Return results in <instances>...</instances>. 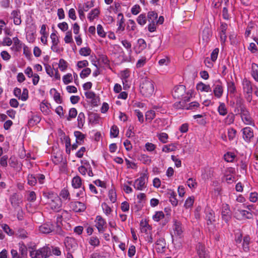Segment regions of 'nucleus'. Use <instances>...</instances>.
Segmentation results:
<instances>
[{"label": "nucleus", "mask_w": 258, "mask_h": 258, "mask_svg": "<svg viewBox=\"0 0 258 258\" xmlns=\"http://www.w3.org/2000/svg\"><path fill=\"white\" fill-rule=\"evenodd\" d=\"M51 255V249L48 246H44L30 252V256L32 258H48Z\"/></svg>", "instance_id": "nucleus-5"}, {"label": "nucleus", "mask_w": 258, "mask_h": 258, "mask_svg": "<svg viewBox=\"0 0 258 258\" xmlns=\"http://www.w3.org/2000/svg\"><path fill=\"white\" fill-rule=\"evenodd\" d=\"M95 226L99 233H102L105 231L106 222L101 216H97L95 220Z\"/></svg>", "instance_id": "nucleus-13"}, {"label": "nucleus", "mask_w": 258, "mask_h": 258, "mask_svg": "<svg viewBox=\"0 0 258 258\" xmlns=\"http://www.w3.org/2000/svg\"><path fill=\"white\" fill-rule=\"evenodd\" d=\"M1 227L3 231L9 236H12L15 234V232L7 224H3Z\"/></svg>", "instance_id": "nucleus-41"}, {"label": "nucleus", "mask_w": 258, "mask_h": 258, "mask_svg": "<svg viewBox=\"0 0 258 258\" xmlns=\"http://www.w3.org/2000/svg\"><path fill=\"white\" fill-rule=\"evenodd\" d=\"M64 245L68 252L72 253L77 247V244L74 238L67 237L64 240Z\"/></svg>", "instance_id": "nucleus-14"}, {"label": "nucleus", "mask_w": 258, "mask_h": 258, "mask_svg": "<svg viewBox=\"0 0 258 258\" xmlns=\"http://www.w3.org/2000/svg\"><path fill=\"white\" fill-rule=\"evenodd\" d=\"M206 217L207 223L208 225H212L215 222V214L213 210L210 208L205 210Z\"/></svg>", "instance_id": "nucleus-20"}, {"label": "nucleus", "mask_w": 258, "mask_h": 258, "mask_svg": "<svg viewBox=\"0 0 258 258\" xmlns=\"http://www.w3.org/2000/svg\"><path fill=\"white\" fill-rule=\"evenodd\" d=\"M119 134V129L116 125L111 126L110 131V136L111 138H116Z\"/></svg>", "instance_id": "nucleus-51"}, {"label": "nucleus", "mask_w": 258, "mask_h": 258, "mask_svg": "<svg viewBox=\"0 0 258 258\" xmlns=\"http://www.w3.org/2000/svg\"><path fill=\"white\" fill-rule=\"evenodd\" d=\"M82 165L79 167L78 171L83 176L87 174L90 177H93L94 174L89 162L87 161H82Z\"/></svg>", "instance_id": "nucleus-10"}, {"label": "nucleus", "mask_w": 258, "mask_h": 258, "mask_svg": "<svg viewBox=\"0 0 258 258\" xmlns=\"http://www.w3.org/2000/svg\"><path fill=\"white\" fill-rule=\"evenodd\" d=\"M234 171V168L232 167L227 168L226 169L224 174L225 180L228 183H232L234 181V177L231 174Z\"/></svg>", "instance_id": "nucleus-25"}, {"label": "nucleus", "mask_w": 258, "mask_h": 258, "mask_svg": "<svg viewBox=\"0 0 258 258\" xmlns=\"http://www.w3.org/2000/svg\"><path fill=\"white\" fill-rule=\"evenodd\" d=\"M138 23L141 25L144 26L147 22V18L145 14H140L137 19Z\"/></svg>", "instance_id": "nucleus-55"}, {"label": "nucleus", "mask_w": 258, "mask_h": 258, "mask_svg": "<svg viewBox=\"0 0 258 258\" xmlns=\"http://www.w3.org/2000/svg\"><path fill=\"white\" fill-rule=\"evenodd\" d=\"M237 211L241 215L242 218L250 219L253 218V214L250 211H248L245 210H241L239 209H237Z\"/></svg>", "instance_id": "nucleus-36"}, {"label": "nucleus", "mask_w": 258, "mask_h": 258, "mask_svg": "<svg viewBox=\"0 0 258 258\" xmlns=\"http://www.w3.org/2000/svg\"><path fill=\"white\" fill-rule=\"evenodd\" d=\"M70 207L75 212H82L86 209L84 203L78 201L71 202Z\"/></svg>", "instance_id": "nucleus-18"}, {"label": "nucleus", "mask_w": 258, "mask_h": 258, "mask_svg": "<svg viewBox=\"0 0 258 258\" xmlns=\"http://www.w3.org/2000/svg\"><path fill=\"white\" fill-rule=\"evenodd\" d=\"M138 160L143 164L147 165H149L152 162L151 157L145 154H141L138 157Z\"/></svg>", "instance_id": "nucleus-29"}, {"label": "nucleus", "mask_w": 258, "mask_h": 258, "mask_svg": "<svg viewBox=\"0 0 258 258\" xmlns=\"http://www.w3.org/2000/svg\"><path fill=\"white\" fill-rule=\"evenodd\" d=\"M78 127L79 128H82L84 126V123L85 122V114L83 112L79 113L78 118Z\"/></svg>", "instance_id": "nucleus-38"}, {"label": "nucleus", "mask_w": 258, "mask_h": 258, "mask_svg": "<svg viewBox=\"0 0 258 258\" xmlns=\"http://www.w3.org/2000/svg\"><path fill=\"white\" fill-rule=\"evenodd\" d=\"M236 156L235 153L231 152H227L224 156L225 160L227 162H232L234 161Z\"/></svg>", "instance_id": "nucleus-45"}, {"label": "nucleus", "mask_w": 258, "mask_h": 258, "mask_svg": "<svg viewBox=\"0 0 258 258\" xmlns=\"http://www.w3.org/2000/svg\"><path fill=\"white\" fill-rule=\"evenodd\" d=\"M158 18V14L154 11H150L148 13L149 22H155Z\"/></svg>", "instance_id": "nucleus-57"}, {"label": "nucleus", "mask_w": 258, "mask_h": 258, "mask_svg": "<svg viewBox=\"0 0 258 258\" xmlns=\"http://www.w3.org/2000/svg\"><path fill=\"white\" fill-rule=\"evenodd\" d=\"M13 45L11 49L15 52H19L25 44L23 43L17 37L13 38Z\"/></svg>", "instance_id": "nucleus-22"}, {"label": "nucleus", "mask_w": 258, "mask_h": 258, "mask_svg": "<svg viewBox=\"0 0 258 258\" xmlns=\"http://www.w3.org/2000/svg\"><path fill=\"white\" fill-rule=\"evenodd\" d=\"M242 138L245 142L249 143L253 138V130L250 127H245L241 130Z\"/></svg>", "instance_id": "nucleus-16"}, {"label": "nucleus", "mask_w": 258, "mask_h": 258, "mask_svg": "<svg viewBox=\"0 0 258 258\" xmlns=\"http://www.w3.org/2000/svg\"><path fill=\"white\" fill-rule=\"evenodd\" d=\"M177 149V145L176 144H170L169 145H165L162 148V151L168 153L170 152L174 151Z\"/></svg>", "instance_id": "nucleus-40"}, {"label": "nucleus", "mask_w": 258, "mask_h": 258, "mask_svg": "<svg viewBox=\"0 0 258 258\" xmlns=\"http://www.w3.org/2000/svg\"><path fill=\"white\" fill-rule=\"evenodd\" d=\"M251 75L255 81L258 82V64L254 62L251 63Z\"/></svg>", "instance_id": "nucleus-30"}, {"label": "nucleus", "mask_w": 258, "mask_h": 258, "mask_svg": "<svg viewBox=\"0 0 258 258\" xmlns=\"http://www.w3.org/2000/svg\"><path fill=\"white\" fill-rule=\"evenodd\" d=\"M148 177L147 174L142 173L140 177L135 180L133 186L134 188L138 190H142L146 187Z\"/></svg>", "instance_id": "nucleus-7"}, {"label": "nucleus", "mask_w": 258, "mask_h": 258, "mask_svg": "<svg viewBox=\"0 0 258 258\" xmlns=\"http://www.w3.org/2000/svg\"><path fill=\"white\" fill-rule=\"evenodd\" d=\"M196 89L200 92H212V88L210 84H205L202 82H199L197 84Z\"/></svg>", "instance_id": "nucleus-21"}, {"label": "nucleus", "mask_w": 258, "mask_h": 258, "mask_svg": "<svg viewBox=\"0 0 258 258\" xmlns=\"http://www.w3.org/2000/svg\"><path fill=\"white\" fill-rule=\"evenodd\" d=\"M101 207L104 213L107 216H108L112 212L111 208L105 202L102 203Z\"/></svg>", "instance_id": "nucleus-61"}, {"label": "nucleus", "mask_w": 258, "mask_h": 258, "mask_svg": "<svg viewBox=\"0 0 258 258\" xmlns=\"http://www.w3.org/2000/svg\"><path fill=\"white\" fill-rule=\"evenodd\" d=\"M68 67V62L63 59L60 58L58 62V68L61 72H64Z\"/></svg>", "instance_id": "nucleus-53"}, {"label": "nucleus", "mask_w": 258, "mask_h": 258, "mask_svg": "<svg viewBox=\"0 0 258 258\" xmlns=\"http://www.w3.org/2000/svg\"><path fill=\"white\" fill-rule=\"evenodd\" d=\"M136 28V24L133 20L130 19L127 22L126 29L128 31H135Z\"/></svg>", "instance_id": "nucleus-64"}, {"label": "nucleus", "mask_w": 258, "mask_h": 258, "mask_svg": "<svg viewBox=\"0 0 258 258\" xmlns=\"http://www.w3.org/2000/svg\"><path fill=\"white\" fill-rule=\"evenodd\" d=\"M221 215L223 220L228 223L231 218L232 213L229 205L223 204L221 208Z\"/></svg>", "instance_id": "nucleus-12"}, {"label": "nucleus", "mask_w": 258, "mask_h": 258, "mask_svg": "<svg viewBox=\"0 0 258 258\" xmlns=\"http://www.w3.org/2000/svg\"><path fill=\"white\" fill-rule=\"evenodd\" d=\"M140 92L145 97H150L155 92L154 82L146 77L142 79L140 86Z\"/></svg>", "instance_id": "nucleus-1"}, {"label": "nucleus", "mask_w": 258, "mask_h": 258, "mask_svg": "<svg viewBox=\"0 0 258 258\" xmlns=\"http://www.w3.org/2000/svg\"><path fill=\"white\" fill-rule=\"evenodd\" d=\"M209 94V97L211 98L212 100L214 99H220L222 97L224 93V88L222 83L219 81L216 82L212 89V92Z\"/></svg>", "instance_id": "nucleus-6"}, {"label": "nucleus", "mask_w": 258, "mask_h": 258, "mask_svg": "<svg viewBox=\"0 0 258 258\" xmlns=\"http://www.w3.org/2000/svg\"><path fill=\"white\" fill-rule=\"evenodd\" d=\"M172 94L174 98L180 99L183 102L189 101L191 97V93L186 92L185 87L182 85L174 87Z\"/></svg>", "instance_id": "nucleus-2"}, {"label": "nucleus", "mask_w": 258, "mask_h": 258, "mask_svg": "<svg viewBox=\"0 0 258 258\" xmlns=\"http://www.w3.org/2000/svg\"><path fill=\"white\" fill-rule=\"evenodd\" d=\"M186 183L190 189L196 188L197 185L196 180L194 178H189L186 181Z\"/></svg>", "instance_id": "nucleus-62"}, {"label": "nucleus", "mask_w": 258, "mask_h": 258, "mask_svg": "<svg viewBox=\"0 0 258 258\" xmlns=\"http://www.w3.org/2000/svg\"><path fill=\"white\" fill-rule=\"evenodd\" d=\"M197 254L199 258H210L209 251L206 248L204 244L199 243L196 247Z\"/></svg>", "instance_id": "nucleus-11"}, {"label": "nucleus", "mask_w": 258, "mask_h": 258, "mask_svg": "<svg viewBox=\"0 0 258 258\" xmlns=\"http://www.w3.org/2000/svg\"><path fill=\"white\" fill-rule=\"evenodd\" d=\"M40 120L41 118L39 115L34 114L31 112V115L29 116L28 124L30 126H33L39 123Z\"/></svg>", "instance_id": "nucleus-23"}, {"label": "nucleus", "mask_w": 258, "mask_h": 258, "mask_svg": "<svg viewBox=\"0 0 258 258\" xmlns=\"http://www.w3.org/2000/svg\"><path fill=\"white\" fill-rule=\"evenodd\" d=\"M242 89L244 97L247 102L250 103L252 99V87L251 82L246 78H244L242 81Z\"/></svg>", "instance_id": "nucleus-4"}, {"label": "nucleus", "mask_w": 258, "mask_h": 258, "mask_svg": "<svg viewBox=\"0 0 258 258\" xmlns=\"http://www.w3.org/2000/svg\"><path fill=\"white\" fill-rule=\"evenodd\" d=\"M155 116L156 113L155 112V110L152 109L148 110L145 113L146 119L149 122L151 121Z\"/></svg>", "instance_id": "nucleus-46"}, {"label": "nucleus", "mask_w": 258, "mask_h": 258, "mask_svg": "<svg viewBox=\"0 0 258 258\" xmlns=\"http://www.w3.org/2000/svg\"><path fill=\"white\" fill-rule=\"evenodd\" d=\"M82 184V179L79 176L77 175L73 178L72 180V185L74 188H80Z\"/></svg>", "instance_id": "nucleus-34"}, {"label": "nucleus", "mask_w": 258, "mask_h": 258, "mask_svg": "<svg viewBox=\"0 0 258 258\" xmlns=\"http://www.w3.org/2000/svg\"><path fill=\"white\" fill-rule=\"evenodd\" d=\"M89 244L94 246L97 247L100 245V240L97 236H91L89 240Z\"/></svg>", "instance_id": "nucleus-50"}, {"label": "nucleus", "mask_w": 258, "mask_h": 258, "mask_svg": "<svg viewBox=\"0 0 258 258\" xmlns=\"http://www.w3.org/2000/svg\"><path fill=\"white\" fill-rule=\"evenodd\" d=\"M250 242V237L249 235H245L243 237V240L241 244L242 249L243 251L247 252L249 250V245Z\"/></svg>", "instance_id": "nucleus-27"}, {"label": "nucleus", "mask_w": 258, "mask_h": 258, "mask_svg": "<svg viewBox=\"0 0 258 258\" xmlns=\"http://www.w3.org/2000/svg\"><path fill=\"white\" fill-rule=\"evenodd\" d=\"M43 196L50 201L48 203L50 208L55 212L60 210L62 202L60 198L52 192L44 193Z\"/></svg>", "instance_id": "nucleus-3"}, {"label": "nucleus", "mask_w": 258, "mask_h": 258, "mask_svg": "<svg viewBox=\"0 0 258 258\" xmlns=\"http://www.w3.org/2000/svg\"><path fill=\"white\" fill-rule=\"evenodd\" d=\"M212 36V31L209 27H205L203 30L202 38L203 40L208 42Z\"/></svg>", "instance_id": "nucleus-32"}, {"label": "nucleus", "mask_w": 258, "mask_h": 258, "mask_svg": "<svg viewBox=\"0 0 258 258\" xmlns=\"http://www.w3.org/2000/svg\"><path fill=\"white\" fill-rule=\"evenodd\" d=\"M173 223L172 237L174 236L176 238H181L183 236V232L182 223L176 219L173 220Z\"/></svg>", "instance_id": "nucleus-9"}, {"label": "nucleus", "mask_w": 258, "mask_h": 258, "mask_svg": "<svg viewBox=\"0 0 258 258\" xmlns=\"http://www.w3.org/2000/svg\"><path fill=\"white\" fill-rule=\"evenodd\" d=\"M121 43L123 47L126 49L128 54H131L132 53L131 43L126 39L122 40Z\"/></svg>", "instance_id": "nucleus-48"}, {"label": "nucleus", "mask_w": 258, "mask_h": 258, "mask_svg": "<svg viewBox=\"0 0 258 258\" xmlns=\"http://www.w3.org/2000/svg\"><path fill=\"white\" fill-rule=\"evenodd\" d=\"M74 135L76 137V141L77 144H82L84 139V135L79 131H75Z\"/></svg>", "instance_id": "nucleus-43"}, {"label": "nucleus", "mask_w": 258, "mask_h": 258, "mask_svg": "<svg viewBox=\"0 0 258 258\" xmlns=\"http://www.w3.org/2000/svg\"><path fill=\"white\" fill-rule=\"evenodd\" d=\"M169 200L173 206H176L178 204V200L176 199V194L175 191L170 190L168 192Z\"/></svg>", "instance_id": "nucleus-31"}, {"label": "nucleus", "mask_w": 258, "mask_h": 258, "mask_svg": "<svg viewBox=\"0 0 258 258\" xmlns=\"http://www.w3.org/2000/svg\"><path fill=\"white\" fill-rule=\"evenodd\" d=\"M147 47V44L145 40L142 38H140L137 41V43L135 47V51L136 53H141Z\"/></svg>", "instance_id": "nucleus-24"}, {"label": "nucleus", "mask_w": 258, "mask_h": 258, "mask_svg": "<svg viewBox=\"0 0 258 258\" xmlns=\"http://www.w3.org/2000/svg\"><path fill=\"white\" fill-rule=\"evenodd\" d=\"M153 220L156 222L161 221L162 226H165L169 221L168 217L165 218V215L162 211H157L153 215Z\"/></svg>", "instance_id": "nucleus-15"}, {"label": "nucleus", "mask_w": 258, "mask_h": 258, "mask_svg": "<svg viewBox=\"0 0 258 258\" xmlns=\"http://www.w3.org/2000/svg\"><path fill=\"white\" fill-rule=\"evenodd\" d=\"M98 35L101 38H105L106 36V33L101 24H98L96 28Z\"/></svg>", "instance_id": "nucleus-52"}, {"label": "nucleus", "mask_w": 258, "mask_h": 258, "mask_svg": "<svg viewBox=\"0 0 258 258\" xmlns=\"http://www.w3.org/2000/svg\"><path fill=\"white\" fill-rule=\"evenodd\" d=\"M11 16L16 25H19L21 23L20 12L19 10H14L11 13Z\"/></svg>", "instance_id": "nucleus-28"}, {"label": "nucleus", "mask_w": 258, "mask_h": 258, "mask_svg": "<svg viewBox=\"0 0 258 258\" xmlns=\"http://www.w3.org/2000/svg\"><path fill=\"white\" fill-rule=\"evenodd\" d=\"M73 80V77L71 73H68L62 77V82L65 85L71 83Z\"/></svg>", "instance_id": "nucleus-56"}, {"label": "nucleus", "mask_w": 258, "mask_h": 258, "mask_svg": "<svg viewBox=\"0 0 258 258\" xmlns=\"http://www.w3.org/2000/svg\"><path fill=\"white\" fill-rule=\"evenodd\" d=\"M91 53V49L88 47H82L79 50L80 54L84 56H88L90 55Z\"/></svg>", "instance_id": "nucleus-54"}, {"label": "nucleus", "mask_w": 258, "mask_h": 258, "mask_svg": "<svg viewBox=\"0 0 258 258\" xmlns=\"http://www.w3.org/2000/svg\"><path fill=\"white\" fill-rule=\"evenodd\" d=\"M100 14V11L98 8H95L92 10L88 15V19L90 21H93L97 18Z\"/></svg>", "instance_id": "nucleus-33"}, {"label": "nucleus", "mask_w": 258, "mask_h": 258, "mask_svg": "<svg viewBox=\"0 0 258 258\" xmlns=\"http://www.w3.org/2000/svg\"><path fill=\"white\" fill-rule=\"evenodd\" d=\"M227 88L228 91L231 94H234L236 91L235 83L232 80L227 82Z\"/></svg>", "instance_id": "nucleus-47"}, {"label": "nucleus", "mask_w": 258, "mask_h": 258, "mask_svg": "<svg viewBox=\"0 0 258 258\" xmlns=\"http://www.w3.org/2000/svg\"><path fill=\"white\" fill-rule=\"evenodd\" d=\"M27 234H28V233L23 228L18 229V230H17V233H16V235L18 237L23 238V239H24V238H26V237H27Z\"/></svg>", "instance_id": "nucleus-59"}, {"label": "nucleus", "mask_w": 258, "mask_h": 258, "mask_svg": "<svg viewBox=\"0 0 258 258\" xmlns=\"http://www.w3.org/2000/svg\"><path fill=\"white\" fill-rule=\"evenodd\" d=\"M195 202V197L194 196H191L188 197L184 203V207L185 209H189L192 207L193 204Z\"/></svg>", "instance_id": "nucleus-44"}, {"label": "nucleus", "mask_w": 258, "mask_h": 258, "mask_svg": "<svg viewBox=\"0 0 258 258\" xmlns=\"http://www.w3.org/2000/svg\"><path fill=\"white\" fill-rule=\"evenodd\" d=\"M54 92L53 98L56 103L61 104L62 103V99H61L60 93H58L54 88L50 90V93Z\"/></svg>", "instance_id": "nucleus-39"}, {"label": "nucleus", "mask_w": 258, "mask_h": 258, "mask_svg": "<svg viewBox=\"0 0 258 258\" xmlns=\"http://www.w3.org/2000/svg\"><path fill=\"white\" fill-rule=\"evenodd\" d=\"M140 225L142 232L147 233L148 230H149L151 228L148 222L144 220L141 221Z\"/></svg>", "instance_id": "nucleus-42"}, {"label": "nucleus", "mask_w": 258, "mask_h": 258, "mask_svg": "<svg viewBox=\"0 0 258 258\" xmlns=\"http://www.w3.org/2000/svg\"><path fill=\"white\" fill-rule=\"evenodd\" d=\"M240 116L243 123L246 125H254V123L248 109L244 106L240 107Z\"/></svg>", "instance_id": "nucleus-8"}, {"label": "nucleus", "mask_w": 258, "mask_h": 258, "mask_svg": "<svg viewBox=\"0 0 258 258\" xmlns=\"http://www.w3.org/2000/svg\"><path fill=\"white\" fill-rule=\"evenodd\" d=\"M130 76V71L128 69H125L120 73V78L122 80L124 89H127L130 88V86L128 85V79Z\"/></svg>", "instance_id": "nucleus-19"}, {"label": "nucleus", "mask_w": 258, "mask_h": 258, "mask_svg": "<svg viewBox=\"0 0 258 258\" xmlns=\"http://www.w3.org/2000/svg\"><path fill=\"white\" fill-rule=\"evenodd\" d=\"M217 111L219 114L222 116H225L227 114V109L224 103L219 102Z\"/></svg>", "instance_id": "nucleus-37"}, {"label": "nucleus", "mask_w": 258, "mask_h": 258, "mask_svg": "<svg viewBox=\"0 0 258 258\" xmlns=\"http://www.w3.org/2000/svg\"><path fill=\"white\" fill-rule=\"evenodd\" d=\"M39 231L43 234H48L52 231V227L51 225L45 223L39 226Z\"/></svg>", "instance_id": "nucleus-35"}, {"label": "nucleus", "mask_w": 258, "mask_h": 258, "mask_svg": "<svg viewBox=\"0 0 258 258\" xmlns=\"http://www.w3.org/2000/svg\"><path fill=\"white\" fill-rule=\"evenodd\" d=\"M227 24L225 23L221 22L219 29V36L222 45H224L227 39L226 30L227 29Z\"/></svg>", "instance_id": "nucleus-17"}, {"label": "nucleus", "mask_w": 258, "mask_h": 258, "mask_svg": "<svg viewBox=\"0 0 258 258\" xmlns=\"http://www.w3.org/2000/svg\"><path fill=\"white\" fill-rule=\"evenodd\" d=\"M40 109L44 115H48L51 112L50 104L43 101L40 104Z\"/></svg>", "instance_id": "nucleus-26"}, {"label": "nucleus", "mask_w": 258, "mask_h": 258, "mask_svg": "<svg viewBox=\"0 0 258 258\" xmlns=\"http://www.w3.org/2000/svg\"><path fill=\"white\" fill-rule=\"evenodd\" d=\"M27 183L31 186H34L37 183V179L35 175L29 174L27 177Z\"/></svg>", "instance_id": "nucleus-58"}, {"label": "nucleus", "mask_w": 258, "mask_h": 258, "mask_svg": "<svg viewBox=\"0 0 258 258\" xmlns=\"http://www.w3.org/2000/svg\"><path fill=\"white\" fill-rule=\"evenodd\" d=\"M109 199L111 203H115L116 201V194L114 189H111L108 191Z\"/></svg>", "instance_id": "nucleus-49"}, {"label": "nucleus", "mask_w": 258, "mask_h": 258, "mask_svg": "<svg viewBox=\"0 0 258 258\" xmlns=\"http://www.w3.org/2000/svg\"><path fill=\"white\" fill-rule=\"evenodd\" d=\"M64 41L66 43L69 44L73 42L72 34L71 31H68L66 32Z\"/></svg>", "instance_id": "nucleus-63"}, {"label": "nucleus", "mask_w": 258, "mask_h": 258, "mask_svg": "<svg viewBox=\"0 0 258 258\" xmlns=\"http://www.w3.org/2000/svg\"><path fill=\"white\" fill-rule=\"evenodd\" d=\"M60 197H61L63 200H70V196L68 190L65 188H63L60 192Z\"/></svg>", "instance_id": "nucleus-60"}]
</instances>
